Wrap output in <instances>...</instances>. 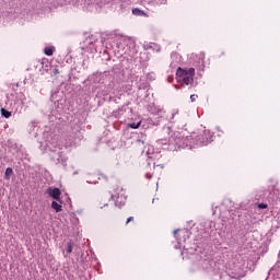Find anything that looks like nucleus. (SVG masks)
I'll use <instances>...</instances> for the list:
<instances>
[{
    "instance_id": "14",
    "label": "nucleus",
    "mask_w": 280,
    "mask_h": 280,
    "mask_svg": "<svg viewBox=\"0 0 280 280\" xmlns=\"http://www.w3.org/2000/svg\"><path fill=\"white\" fill-rule=\"evenodd\" d=\"M197 97H198V95L192 94V95H190V101L194 102Z\"/></svg>"
},
{
    "instance_id": "5",
    "label": "nucleus",
    "mask_w": 280,
    "mask_h": 280,
    "mask_svg": "<svg viewBox=\"0 0 280 280\" xmlns=\"http://www.w3.org/2000/svg\"><path fill=\"white\" fill-rule=\"evenodd\" d=\"M73 246H74L73 241H70V242L67 243V253L69 255H71V253H73Z\"/></svg>"
},
{
    "instance_id": "3",
    "label": "nucleus",
    "mask_w": 280,
    "mask_h": 280,
    "mask_svg": "<svg viewBox=\"0 0 280 280\" xmlns=\"http://www.w3.org/2000/svg\"><path fill=\"white\" fill-rule=\"evenodd\" d=\"M183 82L184 84H194V77H189L188 74H185L184 78H183Z\"/></svg>"
},
{
    "instance_id": "12",
    "label": "nucleus",
    "mask_w": 280,
    "mask_h": 280,
    "mask_svg": "<svg viewBox=\"0 0 280 280\" xmlns=\"http://www.w3.org/2000/svg\"><path fill=\"white\" fill-rule=\"evenodd\" d=\"M258 209H268V205L266 203H259Z\"/></svg>"
},
{
    "instance_id": "9",
    "label": "nucleus",
    "mask_w": 280,
    "mask_h": 280,
    "mask_svg": "<svg viewBox=\"0 0 280 280\" xmlns=\"http://www.w3.org/2000/svg\"><path fill=\"white\" fill-rule=\"evenodd\" d=\"M46 56H54V48H45Z\"/></svg>"
},
{
    "instance_id": "11",
    "label": "nucleus",
    "mask_w": 280,
    "mask_h": 280,
    "mask_svg": "<svg viewBox=\"0 0 280 280\" xmlns=\"http://www.w3.org/2000/svg\"><path fill=\"white\" fill-rule=\"evenodd\" d=\"M185 73L186 72H185V70H183V68L177 69V75H182L184 78Z\"/></svg>"
},
{
    "instance_id": "6",
    "label": "nucleus",
    "mask_w": 280,
    "mask_h": 280,
    "mask_svg": "<svg viewBox=\"0 0 280 280\" xmlns=\"http://www.w3.org/2000/svg\"><path fill=\"white\" fill-rule=\"evenodd\" d=\"M1 115H2V117H5V119H8L9 117L12 116V113L7 110L5 108H1Z\"/></svg>"
},
{
    "instance_id": "7",
    "label": "nucleus",
    "mask_w": 280,
    "mask_h": 280,
    "mask_svg": "<svg viewBox=\"0 0 280 280\" xmlns=\"http://www.w3.org/2000/svg\"><path fill=\"white\" fill-rule=\"evenodd\" d=\"M13 174L12 167H8L4 173L5 180H10V175Z\"/></svg>"
},
{
    "instance_id": "1",
    "label": "nucleus",
    "mask_w": 280,
    "mask_h": 280,
    "mask_svg": "<svg viewBox=\"0 0 280 280\" xmlns=\"http://www.w3.org/2000/svg\"><path fill=\"white\" fill-rule=\"evenodd\" d=\"M47 194L48 196H50V198H54V200L60 202V196H62V191H60V188H48Z\"/></svg>"
},
{
    "instance_id": "8",
    "label": "nucleus",
    "mask_w": 280,
    "mask_h": 280,
    "mask_svg": "<svg viewBox=\"0 0 280 280\" xmlns=\"http://www.w3.org/2000/svg\"><path fill=\"white\" fill-rule=\"evenodd\" d=\"M185 75H189L190 78H194V75H196V69L190 68L188 71H185Z\"/></svg>"
},
{
    "instance_id": "13",
    "label": "nucleus",
    "mask_w": 280,
    "mask_h": 280,
    "mask_svg": "<svg viewBox=\"0 0 280 280\" xmlns=\"http://www.w3.org/2000/svg\"><path fill=\"white\" fill-rule=\"evenodd\" d=\"M132 220H135V218H133V217H129V218L127 219L126 224H130V222H132Z\"/></svg>"
},
{
    "instance_id": "2",
    "label": "nucleus",
    "mask_w": 280,
    "mask_h": 280,
    "mask_svg": "<svg viewBox=\"0 0 280 280\" xmlns=\"http://www.w3.org/2000/svg\"><path fill=\"white\" fill-rule=\"evenodd\" d=\"M51 209H55L56 213H60V211H62V206L59 205L58 201H52L51 202Z\"/></svg>"
},
{
    "instance_id": "4",
    "label": "nucleus",
    "mask_w": 280,
    "mask_h": 280,
    "mask_svg": "<svg viewBox=\"0 0 280 280\" xmlns=\"http://www.w3.org/2000/svg\"><path fill=\"white\" fill-rule=\"evenodd\" d=\"M132 14H135L136 16H148V13L141 11L140 9H133Z\"/></svg>"
},
{
    "instance_id": "16",
    "label": "nucleus",
    "mask_w": 280,
    "mask_h": 280,
    "mask_svg": "<svg viewBox=\"0 0 280 280\" xmlns=\"http://www.w3.org/2000/svg\"><path fill=\"white\" fill-rule=\"evenodd\" d=\"M178 231H179V230H175V231H174V235H176V234L178 233Z\"/></svg>"
},
{
    "instance_id": "15",
    "label": "nucleus",
    "mask_w": 280,
    "mask_h": 280,
    "mask_svg": "<svg viewBox=\"0 0 280 280\" xmlns=\"http://www.w3.org/2000/svg\"><path fill=\"white\" fill-rule=\"evenodd\" d=\"M54 73H55V75H58V74L60 73V71L58 70V68H55V69H54Z\"/></svg>"
},
{
    "instance_id": "17",
    "label": "nucleus",
    "mask_w": 280,
    "mask_h": 280,
    "mask_svg": "<svg viewBox=\"0 0 280 280\" xmlns=\"http://www.w3.org/2000/svg\"><path fill=\"white\" fill-rule=\"evenodd\" d=\"M104 207H108V205L106 203Z\"/></svg>"
},
{
    "instance_id": "10",
    "label": "nucleus",
    "mask_w": 280,
    "mask_h": 280,
    "mask_svg": "<svg viewBox=\"0 0 280 280\" xmlns=\"http://www.w3.org/2000/svg\"><path fill=\"white\" fill-rule=\"evenodd\" d=\"M128 126H129V128L137 129V128H139V126H141V121H139V122H131Z\"/></svg>"
}]
</instances>
